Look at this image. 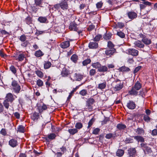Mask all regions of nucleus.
Here are the masks:
<instances>
[{
    "instance_id": "nucleus-55",
    "label": "nucleus",
    "mask_w": 157,
    "mask_h": 157,
    "mask_svg": "<svg viewBox=\"0 0 157 157\" xmlns=\"http://www.w3.org/2000/svg\"><path fill=\"white\" fill-rule=\"evenodd\" d=\"M96 73V70L94 69H92L90 70L89 71V75L91 76H94Z\"/></svg>"
},
{
    "instance_id": "nucleus-5",
    "label": "nucleus",
    "mask_w": 157,
    "mask_h": 157,
    "mask_svg": "<svg viewBox=\"0 0 157 157\" xmlns=\"http://www.w3.org/2000/svg\"><path fill=\"white\" fill-rule=\"evenodd\" d=\"M94 100L93 98L88 99L86 101L85 109L90 111L92 109V105L94 102Z\"/></svg>"
},
{
    "instance_id": "nucleus-35",
    "label": "nucleus",
    "mask_w": 157,
    "mask_h": 157,
    "mask_svg": "<svg viewBox=\"0 0 157 157\" xmlns=\"http://www.w3.org/2000/svg\"><path fill=\"white\" fill-rule=\"evenodd\" d=\"M25 21L26 23L29 25H30L32 24V18L30 16H28L25 18Z\"/></svg>"
},
{
    "instance_id": "nucleus-36",
    "label": "nucleus",
    "mask_w": 157,
    "mask_h": 157,
    "mask_svg": "<svg viewBox=\"0 0 157 157\" xmlns=\"http://www.w3.org/2000/svg\"><path fill=\"white\" fill-rule=\"evenodd\" d=\"M134 139L138 142H144V138L140 136H137L134 137Z\"/></svg>"
},
{
    "instance_id": "nucleus-38",
    "label": "nucleus",
    "mask_w": 157,
    "mask_h": 157,
    "mask_svg": "<svg viewBox=\"0 0 157 157\" xmlns=\"http://www.w3.org/2000/svg\"><path fill=\"white\" fill-rule=\"evenodd\" d=\"M112 34L110 33H106L103 36L105 40H108L111 39Z\"/></svg>"
},
{
    "instance_id": "nucleus-14",
    "label": "nucleus",
    "mask_w": 157,
    "mask_h": 157,
    "mask_svg": "<svg viewBox=\"0 0 157 157\" xmlns=\"http://www.w3.org/2000/svg\"><path fill=\"white\" fill-rule=\"evenodd\" d=\"M9 144L12 147H14L18 145V142L17 140L13 138L11 139L9 142Z\"/></svg>"
},
{
    "instance_id": "nucleus-28",
    "label": "nucleus",
    "mask_w": 157,
    "mask_h": 157,
    "mask_svg": "<svg viewBox=\"0 0 157 157\" xmlns=\"http://www.w3.org/2000/svg\"><path fill=\"white\" fill-rule=\"evenodd\" d=\"M47 109L46 105L43 104L42 106H38V109L40 113L42 112L44 110H46Z\"/></svg>"
},
{
    "instance_id": "nucleus-21",
    "label": "nucleus",
    "mask_w": 157,
    "mask_h": 157,
    "mask_svg": "<svg viewBox=\"0 0 157 157\" xmlns=\"http://www.w3.org/2000/svg\"><path fill=\"white\" fill-rule=\"evenodd\" d=\"M74 78L75 80L79 81L82 79L83 76L79 74L75 73L74 74Z\"/></svg>"
},
{
    "instance_id": "nucleus-10",
    "label": "nucleus",
    "mask_w": 157,
    "mask_h": 157,
    "mask_svg": "<svg viewBox=\"0 0 157 157\" xmlns=\"http://www.w3.org/2000/svg\"><path fill=\"white\" fill-rule=\"evenodd\" d=\"M116 50L114 48H108L105 51V54L107 56H111L115 53Z\"/></svg>"
},
{
    "instance_id": "nucleus-46",
    "label": "nucleus",
    "mask_w": 157,
    "mask_h": 157,
    "mask_svg": "<svg viewBox=\"0 0 157 157\" xmlns=\"http://www.w3.org/2000/svg\"><path fill=\"white\" fill-rule=\"evenodd\" d=\"M91 61V60L90 59H87L84 60L82 62L83 65L86 66L87 65L90 63Z\"/></svg>"
},
{
    "instance_id": "nucleus-4",
    "label": "nucleus",
    "mask_w": 157,
    "mask_h": 157,
    "mask_svg": "<svg viewBox=\"0 0 157 157\" xmlns=\"http://www.w3.org/2000/svg\"><path fill=\"white\" fill-rule=\"evenodd\" d=\"M114 82L116 83L117 84L113 87V90L115 91H117L121 90L123 87V83L121 82V81L118 79L115 80Z\"/></svg>"
},
{
    "instance_id": "nucleus-42",
    "label": "nucleus",
    "mask_w": 157,
    "mask_h": 157,
    "mask_svg": "<svg viewBox=\"0 0 157 157\" xmlns=\"http://www.w3.org/2000/svg\"><path fill=\"white\" fill-rule=\"evenodd\" d=\"M78 59V56L76 54L73 55L71 58V60L75 63L77 62Z\"/></svg>"
},
{
    "instance_id": "nucleus-19",
    "label": "nucleus",
    "mask_w": 157,
    "mask_h": 157,
    "mask_svg": "<svg viewBox=\"0 0 157 157\" xmlns=\"http://www.w3.org/2000/svg\"><path fill=\"white\" fill-rule=\"evenodd\" d=\"M98 47V43L95 42H90L89 44V47L90 48L95 49Z\"/></svg>"
},
{
    "instance_id": "nucleus-17",
    "label": "nucleus",
    "mask_w": 157,
    "mask_h": 157,
    "mask_svg": "<svg viewBox=\"0 0 157 157\" xmlns=\"http://www.w3.org/2000/svg\"><path fill=\"white\" fill-rule=\"evenodd\" d=\"M70 46V42L69 41H65L61 43L60 46L63 48H65Z\"/></svg>"
},
{
    "instance_id": "nucleus-7",
    "label": "nucleus",
    "mask_w": 157,
    "mask_h": 157,
    "mask_svg": "<svg viewBox=\"0 0 157 157\" xmlns=\"http://www.w3.org/2000/svg\"><path fill=\"white\" fill-rule=\"evenodd\" d=\"M139 36L142 38V41L145 44L149 45L151 44V40L147 38L145 35L141 33L139 35Z\"/></svg>"
},
{
    "instance_id": "nucleus-31",
    "label": "nucleus",
    "mask_w": 157,
    "mask_h": 157,
    "mask_svg": "<svg viewBox=\"0 0 157 157\" xmlns=\"http://www.w3.org/2000/svg\"><path fill=\"white\" fill-rule=\"evenodd\" d=\"M142 86L141 84L140 83L139 81H137L136 83L134 86H133L134 88L138 90H139Z\"/></svg>"
},
{
    "instance_id": "nucleus-56",
    "label": "nucleus",
    "mask_w": 157,
    "mask_h": 157,
    "mask_svg": "<svg viewBox=\"0 0 157 157\" xmlns=\"http://www.w3.org/2000/svg\"><path fill=\"white\" fill-rule=\"evenodd\" d=\"M136 132H137L138 134H141L144 133V131L142 128H138Z\"/></svg>"
},
{
    "instance_id": "nucleus-12",
    "label": "nucleus",
    "mask_w": 157,
    "mask_h": 157,
    "mask_svg": "<svg viewBox=\"0 0 157 157\" xmlns=\"http://www.w3.org/2000/svg\"><path fill=\"white\" fill-rule=\"evenodd\" d=\"M26 37L25 35H23L21 36L19 40L22 42H23L21 45L22 46L26 47L28 44L27 41H26Z\"/></svg>"
},
{
    "instance_id": "nucleus-26",
    "label": "nucleus",
    "mask_w": 157,
    "mask_h": 157,
    "mask_svg": "<svg viewBox=\"0 0 157 157\" xmlns=\"http://www.w3.org/2000/svg\"><path fill=\"white\" fill-rule=\"evenodd\" d=\"M69 74V71L66 68H64L62 70L61 75L63 77L67 76Z\"/></svg>"
},
{
    "instance_id": "nucleus-63",
    "label": "nucleus",
    "mask_w": 157,
    "mask_h": 157,
    "mask_svg": "<svg viewBox=\"0 0 157 157\" xmlns=\"http://www.w3.org/2000/svg\"><path fill=\"white\" fill-rule=\"evenodd\" d=\"M113 136V134L112 133H109L107 134L106 135L105 137L106 138L108 139H110Z\"/></svg>"
},
{
    "instance_id": "nucleus-45",
    "label": "nucleus",
    "mask_w": 157,
    "mask_h": 157,
    "mask_svg": "<svg viewBox=\"0 0 157 157\" xmlns=\"http://www.w3.org/2000/svg\"><path fill=\"white\" fill-rule=\"evenodd\" d=\"M36 74L38 77L40 78H42L44 76V75L43 72L40 71H36Z\"/></svg>"
},
{
    "instance_id": "nucleus-18",
    "label": "nucleus",
    "mask_w": 157,
    "mask_h": 157,
    "mask_svg": "<svg viewBox=\"0 0 157 157\" xmlns=\"http://www.w3.org/2000/svg\"><path fill=\"white\" fill-rule=\"evenodd\" d=\"M134 44L136 47H137L139 48H143L144 47V45L142 43L141 41L139 40L135 41L134 42Z\"/></svg>"
},
{
    "instance_id": "nucleus-60",
    "label": "nucleus",
    "mask_w": 157,
    "mask_h": 157,
    "mask_svg": "<svg viewBox=\"0 0 157 157\" xmlns=\"http://www.w3.org/2000/svg\"><path fill=\"white\" fill-rule=\"evenodd\" d=\"M103 4L102 2H98L96 4L97 8L98 9L101 8L103 5Z\"/></svg>"
},
{
    "instance_id": "nucleus-57",
    "label": "nucleus",
    "mask_w": 157,
    "mask_h": 157,
    "mask_svg": "<svg viewBox=\"0 0 157 157\" xmlns=\"http://www.w3.org/2000/svg\"><path fill=\"white\" fill-rule=\"evenodd\" d=\"M107 46L109 48H114V45L110 41L108 42Z\"/></svg>"
},
{
    "instance_id": "nucleus-62",
    "label": "nucleus",
    "mask_w": 157,
    "mask_h": 157,
    "mask_svg": "<svg viewBox=\"0 0 157 157\" xmlns=\"http://www.w3.org/2000/svg\"><path fill=\"white\" fill-rule=\"evenodd\" d=\"M151 134L153 136H156L157 135V129H153L152 131Z\"/></svg>"
},
{
    "instance_id": "nucleus-59",
    "label": "nucleus",
    "mask_w": 157,
    "mask_h": 157,
    "mask_svg": "<svg viewBox=\"0 0 157 157\" xmlns=\"http://www.w3.org/2000/svg\"><path fill=\"white\" fill-rule=\"evenodd\" d=\"M87 94V91L86 90H82L79 92V94L82 96H85Z\"/></svg>"
},
{
    "instance_id": "nucleus-11",
    "label": "nucleus",
    "mask_w": 157,
    "mask_h": 157,
    "mask_svg": "<svg viewBox=\"0 0 157 157\" xmlns=\"http://www.w3.org/2000/svg\"><path fill=\"white\" fill-rule=\"evenodd\" d=\"M128 151V155L130 157H134L136 154V151L135 148H130Z\"/></svg>"
},
{
    "instance_id": "nucleus-44",
    "label": "nucleus",
    "mask_w": 157,
    "mask_h": 157,
    "mask_svg": "<svg viewBox=\"0 0 157 157\" xmlns=\"http://www.w3.org/2000/svg\"><path fill=\"white\" fill-rule=\"evenodd\" d=\"M25 127L22 125L19 126L17 128V131L20 132L24 133L25 132Z\"/></svg>"
},
{
    "instance_id": "nucleus-37",
    "label": "nucleus",
    "mask_w": 157,
    "mask_h": 157,
    "mask_svg": "<svg viewBox=\"0 0 157 157\" xmlns=\"http://www.w3.org/2000/svg\"><path fill=\"white\" fill-rule=\"evenodd\" d=\"M101 65V64L97 62L95 63H93L92 64L91 66L93 67L98 69V70Z\"/></svg>"
},
{
    "instance_id": "nucleus-8",
    "label": "nucleus",
    "mask_w": 157,
    "mask_h": 157,
    "mask_svg": "<svg viewBox=\"0 0 157 157\" xmlns=\"http://www.w3.org/2000/svg\"><path fill=\"white\" fill-rule=\"evenodd\" d=\"M127 52L129 55L133 56H137L138 55L139 51L134 48H129L127 50Z\"/></svg>"
},
{
    "instance_id": "nucleus-22",
    "label": "nucleus",
    "mask_w": 157,
    "mask_h": 157,
    "mask_svg": "<svg viewBox=\"0 0 157 157\" xmlns=\"http://www.w3.org/2000/svg\"><path fill=\"white\" fill-rule=\"evenodd\" d=\"M14 57L16 60H18L19 61H22L25 58V55L23 54H20L18 56H16Z\"/></svg>"
},
{
    "instance_id": "nucleus-16",
    "label": "nucleus",
    "mask_w": 157,
    "mask_h": 157,
    "mask_svg": "<svg viewBox=\"0 0 157 157\" xmlns=\"http://www.w3.org/2000/svg\"><path fill=\"white\" fill-rule=\"evenodd\" d=\"M151 5V3L148 2H142V4H140V7L141 10L145 9L147 6H150Z\"/></svg>"
},
{
    "instance_id": "nucleus-6",
    "label": "nucleus",
    "mask_w": 157,
    "mask_h": 157,
    "mask_svg": "<svg viewBox=\"0 0 157 157\" xmlns=\"http://www.w3.org/2000/svg\"><path fill=\"white\" fill-rule=\"evenodd\" d=\"M126 15L128 18L131 20L136 19L137 17V13L133 11L128 12H127Z\"/></svg>"
},
{
    "instance_id": "nucleus-50",
    "label": "nucleus",
    "mask_w": 157,
    "mask_h": 157,
    "mask_svg": "<svg viewBox=\"0 0 157 157\" xmlns=\"http://www.w3.org/2000/svg\"><path fill=\"white\" fill-rule=\"evenodd\" d=\"M10 70L14 75L16 73V70L15 67L13 65H12L10 68Z\"/></svg>"
},
{
    "instance_id": "nucleus-13",
    "label": "nucleus",
    "mask_w": 157,
    "mask_h": 157,
    "mask_svg": "<svg viewBox=\"0 0 157 157\" xmlns=\"http://www.w3.org/2000/svg\"><path fill=\"white\" fill-rule=\"evenodd\" d=\"M77 25L75 21L70 23L69 26V29L71 30L77 31L78 30L77 28Z\"/></svg>"
},
{
    "instance_id": "nucleus-52",
    "label": "nucleus",
    "mask_w": 157,
    "mask_h": 157,
    "mask_svg": "<svg viewBox=\"0 0 157 157\" xmlns=\"http://www.w3.org/2000/svg\"><path fill=\"white\" fill-rule=\"evenodd\" d=\"M95 119L94 118H92L89 122L88 123V128H89L92 125Z\"/></svg>"
},
{
    "instance_id": "nucleus-61",
    "label": "nucleus",
    "mask_w": 157,
    "mask_h": 157,
    "mask_svg": "<svg viewBox=\"0 0 157 157\" xmlns=\"http://www.w3.org/2000/svg\"><path fill=\"white\" fill-rule=\"evenodd\" d=\"M75 90H76L75 89H74L71 92L67 98V99L68 100L71 99L72 96L73 95L74 93Z\"/></svg>"
},
{
    "instance_id": "nucleus-9",
    "label": "nucleus",
    "mask_w": 157,
    "mask_h": 157,
    "mask_svg": "<svg viewBox=\"0 0 157 157\" xmlns=\"http://www.w3.org/2000/svg\"><path fill=\"white\" fill-rule=\"evenodd\" d=\"M67 0H62L60 3L61 8L63 10H66L68 9V6Z\"/></svg>"
},
{
    "instance_id": "nucleus-25",
    "label": "nucleus",
    "mask_w": 157,
    "mask_h": 157,
    "mask_svg": "<svg viewBox=\"0 0 157 157\" xmlns=\"http://www.w3.org/2000/svg\"><path fill=\"white\" fill-rule=\"evenodd\" d=\"M38 20L40 23H45L48 22L47 18L46 17L40 16L39 17Z\"/></svg>"
},
{
    "instance_id": "nucleus-51",
    "label": "nucleus",
    "mask_w": 157,
    "mask_h": 157,
    "mask_svg": "<svg viewBox=\"0 0 157 157\" xmlns=\"http://www.w3.org/2000/svg\"><path fill=\"white\" fill-rule=\"evenodd\" d=\"M151 118L148 116V115H145L144 117V121L147 122H149L150 121Z\"/></svg>"
},
{
    "instance_id": "nucleus-48",
    "label": "nucleus",
    "mask_w": 157,
    "mask_h": 157,
    "mask_svg": "<svg viewBox=\"0 0 157 157\" xmlns=\"http://www.w3.org/2000/svg\"><path fill=\"white\" fill-rule=\"evenodd\" d=\"M35 4L36 6H40V5H42V0H34Z\"/></svg>"
},
{
    "instance_id": "nucleus-49",
    "label": "nucleus",
    "mask_w": 157,
    "mask_h": 157,
    "mask_svg": "<svg viewBox=\"0 0 157 157\" xmlns=\"http://www.w3.org/2000/svg\"><path fill=\"white\" fill-rule=\"evenodd\" d=\"M36 84L38 86L41 87L43 86V82L41 79H39L36 81Z\"/></svg>"
},
{
    "instance_id": "nucleus-41",
    "label": "nucleus",
    "mask_w": 157,
    "mask_h": 157,
    "mask_svg": "<svg viewBox=\"0 0 157 157\" xmlns=\"http://www.w3.org/2000/svg\"><path fill=\"white\" fill-rule=\"evenodd\" d=\"M35 55L37 57H40L43 56L44 53L41 50H39L35 52Z\"/></svg>"
},
{
    "instance_id": "nucleus-40",
    "label": "nucleus",
    "mask_w": 157,
    "mask_h": 157,
    "mask_svg": "<svg viewBox=\"0 0 157 157\" xmlns=\"http://www.w3.org/2000/svg\"><path fill=\"white\" fill-rule=\"evenodd\" d=\"M51 65L52 64L50 62L48 61L45 62L44 64V68L45 69H48L50 68Z\"/></svg>"
},
{
    "instance_id": "nucleus-34",
    "label": "nucleus",
    "mask_w": 157,
    "mask_h": 157,
    "mask_svg": "<svg viewBox=\"0 0 157 157\" xmlns=\"http://www.w3.org/2000/svg\"><path fill=\"white\" fill-rule=\"evenodd\" d=\"M124 151L123 150L119 149H118L116 152V155L119 157L122 156L124 155Z\"/></svg>"
},
{
    "instance_id": "nucleus-3",
    "label": "nucleus",
    "mask_w": 157,
    "mask_h": 157,
    "mask_svg": "<svg viewBox=\"0 0 157 157\" xmlns=\"http://www.w3.org/2000/svg\"><path fill=\"white\" fill-rule=\"evenodd\" d=\"M140 146L145 154H149L152 153L151 149L148 144L142 143L140 144Z\"/></svg>"
},
{
    "instance_id": "nucleus-47",
    "label": "nucleus",
    "mask_w": 157,
    "mask_h": 157,
    "mask_svg": "<svg viewBox=\"0 0 157 157\" xmlns=\"http://www.w3.org/2000/svg\"><path fill=\"white\" fill-rule=\"evenodd\" d=\"M82 124L81 123H77L75 124V128L78 129H80L82 127Z\"/></svg>"
},
{
    "instance_id": "nucleus-20",
    "label": "nucleus",
    "mask_w": 157,
    "mask_h": 157,
    "mask_svg": "<svg viewBox=\"0 0 157 157\" xmlns=\"http://www.w3.org/2000/svg\"><path fill=\"white\" fill-rule=\"evenodd\" d=\"M56 137V134L54 133H51L48 135L46 137V139L47 140H53L55 139Z\"/></svg>"
},
{
    "instance_id": "nucleus-23",
    "label": "nucleus",
    "mask_w": 157,
    "mask_h": 157,
    "mask_svg": "<svg viewBox=\"0 0 157 157\" xmlns=\"http://www.w3.org/2000/svg\"><path fill=\"white\" fill-rule=\"evenodd\" d=\"M137 90L134 88V87H132L131 90L129 91L128 93L130 95L136 96L138 93Z\"/></svg>"
},
{
    "instance_id": "nucleus-53",
    "label": "nucleus",
    "mask_w": 157,
    "mask_h": 157,
    "mask_svg": "<svg viewBox=\"0 0 157 157\" xmlns=\"http://www.w3.org/2000/svg\"><path fill=\"white\" fill-rule=\"evenodd\" d=\"M133 139L131 138H127L125 140L124 142L128 144L129 143H131L133 142Z\"/></svg>"
},
{
    "instance_id": "nucleus-39",
    "label": "nucleus",
    "mask_w": 157,
    "mask_h": 157,
    "mask_svg": "<svg viewBox=\"0 0 157 157\" xmlns=\"http://www.w3.org/2000/svg\"><path fill=\"white\" fill-rule=\"evenodd\" d=\"M119 70L121 72L128 71L130 70L128 67L125 66H122L120 67Z\"/></svg>"
},
{
    "instance_id": "nucleus-32",
    "label": "nucleus",
    "mask_w": 157,
    "mask_h": 157,
    "mask_svg": "<svg viewBox=\"0 0 157 157\" xmlns=\"http://www.w3.org/2000/svg\"><path fill=\"white\" fill-rule=\"evenodd\" d=\"M116 34L121 38H124L125 37L124 33L120 30H118Z\"/></svg>"
},
{
    "instance_id": "nucleus-27",
    "label": "nucleus",
    "mask_w": 157,
    "mask_h": 157,
    "mask_svg": "<svg viewBox=\"0 0 157 157\" xmlns=\"http://www.w3.org/2000/svg\"><path fill=\"white\" fill-rule=\"evenodd\" d=\"M68 132L70 133V134L72 135H73L77 133L78 131L76 128H70L68 130Z\"/></svg>"
},
{
    "instance_id": "nucleus-2",
    "label": "nucleus",
    "mask_w": 157,
    "mask_h": 157,
    "mask_svg": "<svg viewBox=\"0 0 157 157\" xmlns=\"http://www.w3.org/2000/svg\"><path fill=\"white\" fill-rule=\"evenodd\" d=\"M12 89L13 91L16 93H18L21 90V87L19 85L17 81H13L11 83Z\"/></svg>"
},
{
    "instance_id": "nucleus-58",
    "label": "nucleus",
    "mask_w": 157,
    "mask_h": 157,
    "mask_svg": "<svg viewBox=\"0 0 157 157\" xmlns=\"http://www.w3.org/2000/svg\"><path fill=\"white\" fill-rule=\"evenodd\" d=\"M0 133L3 136H6L7 135V132L5 128H2L0 131Z\"/></svg>"
},
{
    "instance_id": "nucleus-30",
    "label": "nucleus",
    "mask_w": 157,
    "mask_h": 157,
    "mask_svg": "<svg viewBox=\"0 0 157 157\" xmlns=\"http://www.w3.org/2000/svg\"><path fill=\"white\" fill-rule=\"evenodd\" d=\"M106 85V82L105 81L102 83H100L98 84V88L101 90L104 89Z\"/></svg>"
},
{
    "instance_id": "nucleus-29",
    "label": "nucleus",
    "mask_w": 157,
    "mask_h": 157,
    "mask_svg": "<svg viewBox=\"0 0 157 157\" xmlns=\"http://www.w3.org/2000/svg\"><path fill=\"white\" fill-rule=\"evenodd\" d=\"M39 117V114L38 113L34 112L31 116V119L34 121H37Z\"/></svg>"
},
{
    "instance_id": "nucleus-43",
    "label": "nucleus",
    "mask_w": 157,
    "mask_h": 157,
    "mask_svg": "<svg viewBox=\"0 0 157 157\" xmlns=\"http://www.w3.org/2000/svg\"><path fill=\"white\" fill-rule=\"evenodd\" d=\"M124 26V23L121 22H119L116 24L115 26L116 28H119L120 29H121L123 28Z\"/></svg>"
},
{
    "instance_id": "nucleus-33",
    "label": "nucleus",
    "mask_w": 157,
    "mask_h": 157,
    "mask_svg": "<svg viewBox=\"0 0 157 157\" xmlns=\"http://www.w3.org/2000/svg\"><path fill=\"white\" fill-rule=\"evenodd\" d=\"M117 127L118 129L121 130L125 128L126 126L124 124L120 123L117 124Z\"/></svg>"
},
{
    "instance_id": "nucleus-15",
    "label": "nucleus",
    "mask_w": 157,
    "mask_h": 157,
    "mask_svg": "<svg viewBox=\"0 0 157 157\" xmlns=\"http://www.w3.org/2000/svg\"><path fill=\"white\" fill-rule=\"evenodd\" d=\"M127 106L129 109H133L136 108V105L133 101H129L127 104Z\"/></svg>"
},
{
    "instance_id": "nucleus-64",
    "label": "nucleus",
    "mask_w": 157,
    "mask_h": 157,
    "mask_svg": "<svg viewBox=\"0 0 157 157\" xmlns=\"http://www.w3.org/2000/svg\"><path fill=\"white\" fill-rule=\"evenodd\" d=\"M100 131V129L98 128H96L93 131V133L97 135L98 134V133Z\"/></svg>"
},
{
    "instance_id": "nucleus-1",
    "label": "nucleus",
    "mask_w": 157,
    "mask_h": 157,
    "mask_svg": "<svg viewBox=\"0 0 157 157\" xmlns=\"http://www.w3.org/2000/svg\"><path fill=\"white\" fill-rule=\"evenodd\" d=\"M15 99L13 95L11 93L7 94L5 98V100L3 102V105L5 107L8 109L9 106V102L12 103Z\"/></svg>"
},
{
    "instance_id": "nucleus-54",
    "label": "nucleus",
    "mask_w": 157,
    "mask_h": 157,
    "mask_svg": "<svg viewBox=\"0 0 157 157\" xmlns=\"http://www.w3.org/2000/svg\"><path fill=\"white\" fill-rule=\"evenodd\" d=\"M102 36L101 35L98 34L96 35L94 38V40L95 41H98L101 38Z\"/></svg>"
},
{
    "instance_id": "nucleus-24",
    "label": "nucleus",
    "mask_w": 157,
    "mask_h": 157,
    "mask_svg": "<svg viewBox=\"0 0 157 157\" xmlns=\"http://www.w3.org/2000/svg\"><path fill=\"white\" fill-rule=\"evenodd\" d=\"M98 70L99 72H105L108 71V68L107 66L101 65L100 68Z\"/></svg>"
}]
</instances>
